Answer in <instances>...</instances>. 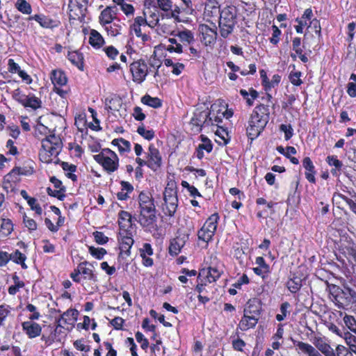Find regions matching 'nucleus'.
Wrapping results in <instances>:
<instances>
[{
  "mask_svg": "<svg viewBox=\"0 0 356 356\" xmlns=\"http://www.w3.org/2000/svg\"><path fill=\"white\" fill-rule=\"evenodd\" d=\"M342 288L332 284L330 286V295L332 301L339 309L356 305V286L352 282L343 284Z\"/></svg>",
  "mask_w": 356,
  "mask_h": 356,
  "instance_id": "nucleus-1",
  "label": "nucleus"
},
{
  "mask_svg": "<svg viewBox=\"0 0 356 356\" xmlns=\"http://www.w3.org/2000/svg\"><path fill=\"white\" fill-rule=\"evenodd\" d=\"M269 120L268 106L260 104L256 106L250 115L247 127L248 137L253 140L258 137L266 126Z\"/></svg>",
  "mask_w": 356,
  "mask_h": 356,
  "instance_id": "nucleus-2",
  "label": "nucleus"
},
{
  "mask_svg": "<svg viewBox=\"0 0 356 356\" xmlns=\"http://www.w3.org/2000/svg\"><path fill=\"white\" fill-rule=\"evenodd\" d=\"M60 138L56 134H50L42 140V149L39 156L42 162L49 163L56 159L62 149Z\"/></svg>",
  "mask_w": 356,
  "mask_h": 356,
  "instance_id": "nucleus-3",
  "label": "nucleus"
},
{
  "mask_svg": "<svg viewBox=\"0 0 356 356\" xmlns=\"http://www.w3.org/2000/svg\"><path fill=\"white\" fill-rule=\"evenodd\" d=\"M140 217V222L144 227L153 225L155 221V206L152 194L142 192L139 195Z\"/></svg>",
  "mask_w": 356,
  "mask_h": 356,
  "instance_id": "nucleus-4",
  "label": "nucleus"
},
{
  "mask_svg": "<svg viewBox=\"0 0 356 356\" xmlns=\"http://www.w3.org/2000/svg\"><path fill=\"white\" fill-rule=\"evenodd\" d=\"M237 10L234 6H227L221 12L218 21L220 35L226 38L234 31L236 24Z\"/></svg>",
  "mask_w": 356,
  "mask_h": 356,
  "instance_id": "nucleus-5",
  "label": "nucleus"
},
{
  "mask_svg": "<svg viewBox=\"0 0 356 356\" xmlns=\"http://www.w3.org/2000/svg\"><path fill=\"white\" fill-rule=\"evenodd\" d=\"M119 241L122 245H133V233L134 232L131 222V216L127 211H122L119 213Z\"/></svg>",
  "mask_w": 356,
  "mask_h": 356,
  "instance_id": "nucleus-6",
  "label": "nucleus"
},
{
  "mask_svg": "<svg viewBox=\"0 0 356 356\" xmlns=\"http://www.w3.org/2000/svg\"><path fill=\"white\" fill-rule=\"evenodd\" d=\"M93 159L109 174L115 172L118 169L119 158L110 149H103L100 153L94 155Z\"/></svg>",
  "mask_w": 356,
  "mask_h": 356,
  "instance_id": "nucleus-7",
  "label": "nucleus"
},
{
  "mask_svg": "<svg viewBox=\"0 0 356 356\" xmlns=\"http://www.w3.org/2000/svg\"><path fill=\"white\" fill-rule=\"evenodd\" d=\"M218 218V215L214 213L207 219L203 227L198 231L199 239L207 243L211 241L216 230Z\"/></svg>",
  "mask_w": 356,
  "mask_h": 356,
  "instance_id": "nucleus-8",
  "label": "nucleus"
},
{
  "mask_svg": "<svg viewBox=\"0 0 356 356\" xmlns=\"http://www.w3.org/2000/svg\"><path fill=\"white\" fill-rule=\"evenodd\" d=\"M78 311L75 309H67L66 312H65L60 317L58 318V324L57 325L56 327L54 330V332L51 334V336L48 338V339L46 341L47 343H49V344L52 343L54 341H55L56 339V333L58 332V328L59 327H63V325L62 323L66 325L69 324L71 325L74 322H75L77 319L78 316Z\"/></svg>",
  "mask_w": 356,
  "mask_h": 356,
  "instance_id": "nucleus-9",
  "label": "nucleus"
},
{
  "mask_svg": "<svg viewBox=\"0 0 356 356\" xmlns=\"http://www.w3.org/2000/svg\"><path fill=\"white\" fill-rule=\"evenodd\" d=\"M211 113L207 110L200 111L196 109L193 117L191 120V124L195 127V131L200 132L202 126H209L213 124V120Z\"/></svg>",
  "mask_w": 356,
  "mask_h": 356,
  "instance_id": "nucleus-10",
  "label": "nucleus"
},
{
  "mask_svg": "<svg viewBox=\"0 0 356 356\" xmlns=\"http://www.w3.org/2000/svg\"><path fill=\"white\" fill-rule=\"evenodd\" d=\"M301 266H298L293 271L290 272V276L286 285L292 293H296L300 291L302 286V281L305 279V277L301 273Z\"/></svg>",
  "mask_w": 356,
  "mask_h": 356,
  "instance_id": "nucleus-11",
  "label": "nucleus"
},
{
  "mask_svg": "<svg viewBox=\"0 0 356 356\" xmlns=\"http://www.w3.org/2000/svg\"><path fill=\"white\" fill-rule=\"evenodd\" d=\"M86 0H70L68 8L70 19H76L85 16Z\"/></svg>",
  "mask_w": 356,
  "mask_h": 356,
  "instance_id": "nucleus-12",
  "label": "nucleus"
},
{
  "mask_svg": "<svg viewBox=\"0 0 356 356\" xmlns=\"http://www.w3.org/2000/svg\"><path fill=\"white\" fill-rule=\"evenodd\" d=\"M220 5L217 0H207L204 11V18L207 22H213V19L217 20L220 15Z\"/></svg>",
  "mask_w": 356,
  "mask_h": 356,
  "instance_id": "nucleus-13",
  "label": "nucleus"
},
{
  "mask_svg": "<svg viewBox=\"0 0 356 356\" xmlns=\"http://www.w3.org/2000/svg\"><path fill=\"white\" fill-rule=\"evenodd\" d=\"M130 70L133 76L134 81L138 83L143 81L147 74V66L144 62L140 60L131 63Z\"/></svg>",
  "mask_w": 356,
  "mask_h": 356,
  "instance_id": "nucleus-14",
  "label": "nucleus"
},
{
  "mask_svg": "<svg viewBox=\"0 0 356 356\" xmlns=\"http://www.w3.org/2000/svg\"><path fill=\"white\" fill-rule=\"evenodd\" d=\"M51 80L54 86L56 92L60 96H64L66 92L60 89V87L66 85L67 82V79L65 73L61 70H54L51 72Z\"/></svg>",
  "mask_w": 356,
  "mask_h": 356,
  "instance_id": "nucleus-15",
  "label": "nucleus"
},
{
  "mask_svg": "<svg viewBox=\"0 0 356 356\" xmlns=\"http://www.w3.org/2000/svg\"><path fill=\"white\" fill-rule=\"evenodd\" d=\"M214 28H210L209 26L206 24H201L199 27V31L202 34V37L200 38L202 42L204 44V45L208 46L211 44H213L216 42L217 37V31L216 26L214 24Z\"/></svg>",
  "mask_w": 356,
  "mask_h": 356,
  "instance_id": "nucleus-16",
  "label": "nucleus"
},
{
  "mask_svg": "<svg viewBox=\"0 0 356 356\" xmlns=\"http://www.w3.org/2000/svg\"><path fill=\"white\" fill-rule=\"evenodd\" d=\"M262 302L257 298H250L246 303L243 313L247 315L254 316L260 318L262 312Z\"/></svg>",
  "mask_w": 356,
  "mask_h": 356,
  "instance_id": "nucleus-17",
  "label": "nucleus"
},
{
  "mask_svg": "<svg viewBox=\"0 0 356 356\" xmlns=\"http://www.w3.org/2000/svg\"><path fill=\"white\" fill-rule=\"evenodd\" d=\"M163 200L169 212H174L177 207V198L173 184H172L171 187L165 188L163 193Z\"/></svg>",
  "mask_w": 356,
  "mask_h": 356,
  "instance_id": "nucleus-18",
  "label": "nucleus"
},
{
  "mask_svg": "<svg viewBox=\"0 0 356 356\" xmlns=\"http://www.w3.org/2000/svg\"><path fill=\"white\" fill-rule=\"evenodd\" d=\"M293 346L302 354L307 356H323L320 351L314 346L308 343L291 339Z\"/></svg>",
  "mask_w": 356,
  "mask_h": 356,
  "instance_id": "nucleus-19",
  "label": "nucleus"
},
{
  "mask_svg": "<svg viewBox=\"0 0 356 356\" xmlns=\"http://www.w3.org/2000/svg\"><path fill=\"white\" fill-rule=\"evenodd\" d=\"M117 8L115 6H108L104 9L99 17V21L103 26L110 24L117 19Z\"/></svg>",
  "mask_w": 356,
  "mask_h": 356,
  "instance_id": "nucleus-20",
  "label": "nucleus"
},
{
  "mask_svg": "<svg viewBox=\"0 0 356 356\" xmlns=\"http://www.w3.org/2000/svg\"><path fill=\"white\" fill-rule=\"evenodd\" d=\"M22 330L30 339L39 337L42 332V327L37 323L26 321L22 323Z\"/></svg>",
  "mask_w": 356,
  "mask_h": 356,
  "instance_id": "nucleus-21",
  "label": "nucleus"
},
{
  "mask_svg": "<svg viewBox=\"0 0 356 356\" xmlns=\"http://www.w3.org/2000/svg\"><path fill=\"white\" fill-rule=\"evenodd\" d=\"M156 148L154 145H150L149 147V152L147 153L146 159H142L140 158L136 159V162L139 165L142 166L144 165H147L149 168L155 170L156 168Z\"/></svg>",
  "mask_w": 356,
  "mask_h": 356,
  "instance_id": "nucleus-22",
  "label": "nucleus"
},
{
  "mask_svg": "<svg viewBox=\"0 0 356 356\" xmlns=\"http://www.w3.org/2000/svg\"><path fill=\"white\" fill-rule=\"evenodd\" d=\"M92 268V266L88 261L79 264L81 274L83 275V279L90 281L92 284H95L97 282V278L94 273Z\"/></svg>",
  "mask_w": 356,
  "mask_h": 356,
  "instance_id": "nucleus-23",
  "label": "nucleus"
},
{
  "mask_svg": "<svg viewBox=\"0 0 356 356\" xmlns=\"http://www.w3.org/2000/svg\"><path fill=\"white\" fill-rule=\"evenodd\" d=\"M259 320V318L254 316L247 315L243 313V316L239 321L238 326L242 331H247L250 329L255 327L258 323Z\"/></svg>",
  "mask_w": 356,
  "mask_h": 356,
  "instance_id": "nucleus-24",
  "label": "nucleus"
},
{
  "mask_svg": "<svg viewBox=\"0 0 356 356\" xmlns=\"http://www.w3.org/2000/svg\"><path fill=\"white\" fill-rule=\"evenodd\" d=\"M200 276H205L209 283L216 282L220 278L221 273L217 268L209 267L207 268H202L200 270Z\"/></svg>",
  "mask_w": 356,
  "mask_h": 356,
  "instance_id": "nucleus-25",
  "label": "nucleus"
},
{
  "mask_svg": "<svg viewBox=\"0 0 356 356\" xmlns=\"http://www.w3.org/2000/svg\"><path fill=\"white\" fill-rule=\"evenodd\" d=\"M124 24L119 19H116L110 24L104 26L108 35L115 37L120 35L123 29Z\"/></svg>",
  "mask_w": 356,
  "mask_h": 356,
  "instance_id": "nucleus-26",
  "label": "nucleus"
},
{
  "mask_svg": "<svg viewBox=\"0 0 356 356\" xmlns=\"http://www.w3.org/2000/svg\"><path fill=\"white\" fill-rule=\"evenodd\" d=\"M337 250L348 261L356 262V246H338Z\"/></svg>",
  "mask_w": 356,
  "mask_h": 356,
  "instance_id": "nucleus-27",
  "label": "nucleus"
},
{
  "mask_svg": "<svg viewBox=\"0 0 356 356\" xmlns=\"http://www.w3.org/2000/svg\"><path fill=\"white\" fill-rule=\"evenodd\" d=\"M89 43L95 49H99L104 43L102 35L96 30L92 29L90 32Z\"/></svg>",
  "mask_w": 356,
  "mask_h": 356,
  "instance_id": "nucleus-28",
  "label": "nucleus"
},
{
  "mask_svg": "<svg viewBox=\"0 0 356 356\" xmlns=\"http://www.w3.org/2000/svg\"><path fill=\"white\" fill-rule=\"evenodd\" d=\"M143 15L145 16V18L143 17H137L134 24H137L139 26H146L147 25L149 27L153 29L156 26V19L154 18V16L156 15V13L152 15V16L149 17L146 15L144 13Z\"/></svg>",
  "mask_w": 356,
  "mask_h": 356,
  "instance_id": "nucleus-29",
  "label": "nucleus"
},
{
  "mask_svg": "<svg viewBox=\"0 0 356 356\" xmlns=\"http://www.w3.org/2000/svg\"><path fill=\"white\" fill-rule=\"evenodd\" d=\"M31 19H34L44 28H51L55 26V22L49 17L42 15H35Z\"/></svg>",
  "mask_w": 356,
  "mask_h": 356,
  "instance_id": "nucleus-30",
  "label": "nucleus"
},
{
  "mask_svg": "<svg viewBox=\"0 0 356 356\" xmlns=\"http://www.w3.org/2000/svg\"><path fill=\"white\" fill-rule=\"evenodd\" d=\"M327 327L330 332L343 338L345 341L346 337H348V334H350V332L347 331L343 325L339 327L333 323H329Z\"/></svg>",
  "mask_w": 356,
  "mask_h": 356,
  "instance_id": "nucleus-31",
  "label": "nucleus"
},
{
  "mask_svg": "<svg viewBox=\"0 0 356 356\" xmlns=\"http://www.w3.org/2000/svg\"><path fill=\"white\" fill-rule=\"evenodd\" d=\"M157 8L165 12L167 17L173 16L172 3L170 0H157Z\"/></svg>",
  "mask_w": 356,
  "mask_h": 356,
  "instance_id": "nucleus-32",
  "label": "nucleus"
},
{
  "mask_svg": "<svg viewBox=\"0 0 356 356\" xmlns=\"http://www.w3.org/2000/svg\"><path fill=\"white\" fill-rule=\"evenodd\" d=\"M69 60L79 69L83 68V56L78 51H72L68 54Z\"/></svg>",
  "mask_w": 356,
  "mask_h": 356,
  "instance_id": "nucleus-33",
  "label": "nucleus"
},
{
  "mask_svg": "<svg viewBox=\"0 0 356 356\" xmlns=\"http://www.w3.org/2000/svg\"><path fill=\"white\" fill-rule=\"evenodd\" d=\"M312 343L321 353L331 347L330 345L326 342L325 339L321 337H314Z\"/></svg>",
  "mask_w": 356,
  "mask_h": 356,
  "instance_id": "nucleus-34",
  "label": "nucleus"
},
{
  "mask_svg": "<svg viewBox=\"0 0 356 356\" xmlns=\"http://www.w3.org/2000/svg\"><path fill=\"white\" fill-rule=\"evenodd\" d=\"M15 8L23 14L29 15L32 12L31 4L26 0H17L15 3Z\"/></svg>",
  "mask_w": 356,
  "mask_h": 356,
  "instance_id": "nucleus-35",
  "label": "nucleus"
},
{
  "mask_svg": "<svg viewBox=\"0 0 356 356\" xmlns=\"http://www.w3.org/2000/svg\"><path fill=\"white\" fill-rule=\"evenodd\" d=\"M112 144L118 146V150L122 153L129 152L131 149L130 143L124 138L114 139Z\"/></svg>",
  "mask_w": 356,
  "mask_h": 356,
  "instance_id": "nucleus-36",
  "label": "nucleus"
},
{
  "mask_svg": "<svg viewBox=\"0 0 356 356\" xmlns=\"http://www.w3.org/2000/svg\"><path fill=\"white\" fill-rule=\"evenodd\" d=\"M140 255L143 259V263L146 266H150L153 264V259L146 257V254L151 255L153 254V250L151 246H144L143 249H140Z\"/></svg>",
  "mask_w": 356,
  "mask_h": 356,
  "instance_id": "nucleus-37",
  "label": "nucleus"
},
{
  "mask_svg": "<svg viewBox=\"0 0 356 356\" xmlns=\"http://www.w3.org/2000/svg\"><path fill=\"white\" fill-rule=\"evenodd\" d=\"M105 106L108 111H118L121 106V99L118 97L106 99Z\"/></svg>",
  "mask_w": 356,
  "mask_h": 356,
  "instance_id": "nucleus-38",
  "label": "nucleus"
},
{
  "mask_svg": "<svg viewBox=\"0 0 356 356\" xmlns=\"http://www.w3.org/2000/svg\"><path fill=\"white\" fill-rule=\"evenodd\" d=\"M156 12L155 0H144V13L147 16H152Z\"/></svg>",
  "mask_w": 356,
  "mask_h": 356,
  "instance_id": "nucleus-39",
  "label": "nucleus"
},
{
  "mask_svg": "<svg viewBox=\"0 0 356 356\" xmlns=\"http://www.w3.org/2000/svg\"><path fill=\"white\" fill-rule=\"evenodd\" d=\"M40 104L41 102L38 97L34 96H27L23 106L25 107H31L33 109H37L40 107Z\"/></svg>",
  "mask_w": 356,
  "mask_h": 356,
  "instance_id": "nucleus-40",
  "label": "nucleus"
},
{
  "mask_svg": "<svg viewBox=\"0 0 356 356\" xmlns=\"http://www.w3.org/2000/svg\"><path fill=\"white\" fill-rule=\"evenodd\" d=\"M343 322L352 332L356 334V318L354 316L346 314L343 317Z\"/></svg>",
  "mask_w": 356,
  "mask_h": 356,
  "instance_id": "nucleus-41",
  "label": "nucleus"
},
{
  "mask_svg": "<svg viewBox=\"0 0 356 356\" xmlns=\"http://www.w3.org/2000/svg\"><path fill=\"white\" fill-rule=\"evenodd\" d=\"M334 199H335L336 200H339L343 201L348 205L350 209L356 215V203L352 199H350L341 194H338L335 195L334 197Z\"/></svg>",
  "mask_w": 356,
  "mask_h": 356,
  "instance_id": "nucleus-42",
  "label": "nucleus"
},
{
  "mask_svg": "<svg viewBox=\"0 0 356 356\" xmlns=\"http://www.w3.org/2000/svg\"><path fill=\"white\" fill-rule=\"evenodd\" d=\"M1 229L0 232L3 235H8L13 229V225L9 220L1 219Z\"/></svg>",
  "mask_w": 356,
  "mask_h": 356,
  "instance_id": "nucleus-43",
  "label": "nucleus"
},
{
  "mask_svg": "<svg viewBox=\"0 0 356 356\" xmlns=\"http://www.w3.org/2000/svg\"><path fill=\"white\" fill-rule=\"evenodd\" d=\"M89 252L92 257L97 259L103 258L106 251L103 248H95V246H89Z\"/></svg>",
  "mask_w": 356,
  "mask_h": 356,
  "instance_id": "nucleus-44",
  "label": "nucleus"
},
{
  "mask_svg": "<svg viewBox=\"0 0 356 356\" xmlns=\"http://www.w3.org/2000/svg\"><path fill=\"white\" fill-rule=\"evenodd\" d=\"M346 343L348 346L350 350L356 355V334H353L350 332L346 337Z\"/></svg>",
  "mask_w": 356,
  "mask_h": 356,
  "instance_id": "nucleus-45",
  "label": "nucleus"
},
{
  "mask_svg": "<svg viewBox=\"0 0 356 356\" xmlns=\"http://www.w3.org/2000/svg\"><path fill=\"white\" fill-rule=\"evenodd\" d=\"M11 260L17 264H21L23 268H26L27 266L24 263L26 257L19 251H16L14 254H11Z\"/></svg>",
  "mask_w": 356,
  "mask_h": 356,
  "instance_id": "nucleus-46",
  "label": "nucleus"
},
{
  "mask_svg": "<svg viewBox=\"0 0 356 356\" xmlns=\"http://www.w3.org/2000/svg\"><path fill=\"white\" fill-rule=\"evenodd\" d=\"M280 80H281V76L278 74H275L273 76L272 80L270 81H267V76L266 75H265V77L263 78V82L265 84V87H266V88H268V89L273 88L276 85H277L280 82Z\"/></svg>",
  "mask_w": 356,
  "mask_h": 356,
  "instance_id": "nucleus-47",
  "label": "nucleus"
},
{
  "mask_svg": "<svg viewBox=\"0 0 356 356\" xmlns=\"http://www.w3.org/2000/svg\"><path fill=\"white\" fill-rule=\"evenodd\" d=\"M137 131L144 138L149 140L154 137V131L152 129H146L144 127H139Z\"/></svg>",
  "mask_w": 356,
  "mask_h": 356,
  "instance_id": "nucleus-48",
  "label": "nucleus"
},
{
  "mask_svg": "<svg viewBox=\"0 0 356 356\" xmlns=\"http://www.w3.org/2000/svg\"><path fill=\"white\" fill-rule=\"evenodd\" d=\"M95 241L98 244L104 245L108 242V237L103 232H95L93 233Z\"/></svg>",
  "mask_w": 356,
  "mask_h": 356,
  "instance_id": "nucleus-49",
  "label": "nucleus"
},
{
  "mask_svg": "<svg viewBox=\"0 0 356 356\" xmlns=\"http://www.w3.org/2000/svg\"><path fill=\"white\" fill-rule=\"evenodd\" d=\"M179 38L182 42L191 43L193 40V35L190 31H183L179 33Z\"/></svg>",
  "mask_w": 356,
  "mask_h": 356,
  "instance_id": "nucleus-50",
  "label": "nucleus"
},
{
  "mask_svg": "<svg viewBox=\"0 0 356 356\" xmlns=\"http://www.w3.org/2000/svg\"><path fill=\"white\" fill-rule=\"evenodd\" d=\"M232 345L234 350L242 352L246 343L243 339L238 338L232 340Z\"/></svg>",
  "mask_w": 356,
  "mask_h": 356,
  "instance_id": "nucleus-51",
  "label": "nucleus"
},
{
  "mask_svg": "<svg viewBox=\"0 0 356 356\" xmlns=\"http://www.w3.org/2000/svg\"><path fill=\"white\" fill-rule=\"evenodd\" d=\"M30 206L31 209L33 211H35L38 215H41L42 213V209L40 206L37 203V200L34 197L31 199H29V202H27Z\"/></svg>",
  "mask_w": 356,
  "mask_h": 356,
  "instance_id": "nucleus-52",
  "label": "nucleus"
},
{
  "mask_svg": "<svg viewBox=\"0 0 356 356\" xmlns=\"http://www.w3.org/2000/svg\"><path fill=\"white\" fill-rule=\"evenodd\" d=\"M201 140L202 143L200 144L198 147L202 149L206 150L207 152H210L212 150V145L211 141L204 136H201Z\"/></svg>",
  "mask_w": 356,
  "mask_h": 356,
  "instance_id": "nucleus-53",
  "label": "nucleus"
},
{
  "mask_svg": "<svg viewBox=\"0 0 356 356\" xmlns=\"http://www.w3.org/2000/svg\"><path fill=\"white\" fill-rule=\"evenodd\" d=\"M280 130L284 133L286 140L290 139L293 136V129L291 124H282L280 127Z\"/></svg>",
  "mask_w": 356,
  "mask_h": 356,
  "instance_id": "nucleus-54",
  "label": "nucleus"
},
{
  "mask_svg": "<svg viewBox=\"0 0 356 356\" xmlns=\"http://www.w3.org/2000/svg\"><path fill=\"white\" fill-rule=\"evenodd\" d=\"M47 193L53 197H56L59 200H62L65 197L64 192L60 191V189H52L50 187L47 188Z\"/></svg>",
  "mask_w": 356,
  "mask_h": 356,
  "instance_id": "nucleus-55",
  "label": "nucleus"
},
{
  "mask_svg": "<svg viewBox=\"0 0 356 356\" xmlns=\"http://www.w3.org/2000/svg\"><path fill=\"white\" fill-rule=\"evenodd\" d=\"M300 75L301 73L300 72H291L289 75V79L291 83L295 86H300L302 83V81L300 78Z\"/></svg>",
  "mask_w": 356,
  "mask_h": 356,
  "instance_id": "nucleus-56",
  "label": "nucleus"
},
{
  "mask_svg": "<svg viewBox=\"0 0 356 356\" xmlns=\"http://www.w3.org/2000/svg\"><path fill=\"white\" fill-rule=\"evenodd\" d=\"M24 223L25 227H26L29 230H35L37 228L35 221L26 215L24 216Z\"/></svg>",
  "mask_w": 356,
  "mask_h": 356,
  "instance_id": "nucleus-57",
  "label": "nucleus"
},
{
  "mask_svg": "<svg viewBox=\"0 0 356 356\" xmlns=\"http://www.w3.org/2000/svg\"><path fill=\"white\" fill-rule=\"evenodd\" d=\"M162 48L166 49L167 50L170 51H175L177 53H181L182 52V47L181 44H177L176 47H174L172 45H168V47H165L163 44L161 43L160 44L157 45V49H161Z\"/></svg>",
  "mask_w": 356,
  "mask_h": 356,
  "instance_id": "nucleus-58",
  "label": "nucleus"
},
{
  "mask_svg": "<svg viewBox=\"0 0 356 356\" xmlns=\"http://www.w3.org/2000/svg\"><path fill=\"white\" fill-rule=\"evenodd\" d=\"M141 102L143 104L147 105L152 108H156V98H153L148 95L142 97Z\"/></svg>",
  "mask_w": 356,
  "mask_h": 356,
  "instance_id": "nucleus-59",
  "label": "nucleus"
},
{
  "mask_svg": "<svg viewBox=\"0 0 356 356\" xmlns=\"http://www.w3.org/2000/svg\"><path fill=\"white\" fill-rule=\"evenodd\" d=\"M13 96L16 101H17L22 105H24L25 100L27 97V96L22 94L19 89H17L13 92Z\"/></svg>",
  "mask_w": 356,
  "mask_h": 356,
  "instance_id": "nucleus-60",
  "label": "nucleus"
},
{
  "mask_svg": "<svg viewBox=\"0 0 356 356\" xmlns=\"http://www.w3.org/2000/svg\"><path fill=\"white\" fill-rule=\"evenodd\" d=\"M8 71L11 73H18L21 70L20 67L13 59H9L8 61Z\"/></svg>",
  "mask_w": 356,
  "mask_h": 356,
  "instance_id": "nucleus-61",
  "label": "nucleus"
},
{
  "mask_svg": "<svg viewBox=\"0 0 356 356\" xmlns=\"http://www.w3.org/2000/svg\"><path fill=\"white\" fill-rule=\"evenodd\" d=\"M309 29H313L314 32L318 35V38H320L321 28L318 20L316 19H313L309 26Z\"/></svg>",
  "mask_w": 356,
  "mask_h": 356,
  "instance_id": "nucleus-62",
  "label": "nucleus"
},
{
  "mask_svg": "<svg viewBox=\"0 0 356 356\" xmlns=\"http://www.w3.org/2000/svg\"><path fill=\"white\" fill-rule=\"evenodd\" d=\"M272 28H273V36L270 38V42L274 44H276L279 41V36L281 33V31L278 29V27L275 25H273L272 26Z\"/></svg>",
  "mask_w": 356,
  "mask_h": 356,
  "instance_id": "nucleus-63",
  "label": "nucleus"
},
{
  "mask_svg": "<svg viewBox=\"0 0 356 356\" xmlns=\"http://www.w3.org/2000/svg\"><path fill=\"white\" fill-rule=\"evenodd\" d=\"M107 56L111 59H114L118 55V51L113 46H109L104 49Z\"/></svg>",
  "mask_w": 356,
  "mask_h": 356,
  "instance_id": "nucleus-64",
  "label": "nucleus"
}]
</instances>
